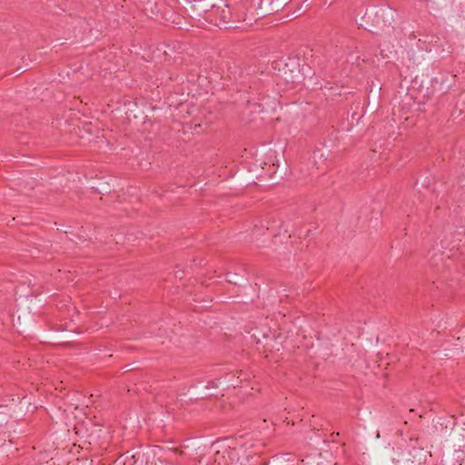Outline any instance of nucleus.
Wrapping results in <instances>:
<instances>
[{
  "mask_svg": "<svg viewBox=\"0 0 465 465\" xmlns=\"http://www.w3.org/2000/svg\"><path fill=\"white\" fill-rule=\"evenodd\" d=\"M459 340L465 341V325L460 331Z\"/></svg>",
  "mask_w": 465,
  "mask_h": 465,
  "instance_id": "423d86ee",
  "label": "nucleus"
},
{
  "mask_svg": "<svg viewBox=\"0 0 465 465\" xmlns=\"http://www.w3.org/2000/svg\"><path fill=\"white\" fill-rule=\"evenodd\" d=\"M236 71L237 68L234 66L233 68L232 66L227 67V76L232 79H236Z\"/></svg>",
  "mask_w": 465,
  "mask_h": 465,
  "instance_id": "39448f33",
  "label": "nucleus"
},
{
  "mask_svg": "<svg viewBox=\"0 0 465 465\" xmlns=\"http://www.w3.org/2000/svg\"><path fill=\"white\" fill-rule=\"evenodd\" d=\"M237 273H228L227 282L234 285H241V282L237 280Z\"/></svg>",
  "mask_w": 465,
  "mask_h": 465,
  "instance_id": "20e7f679",
  "label": "nucleus"
},
{
  "mask_svg": "<svg viewBox=\"0 0 465 465\" xmlns=\"http://www.w3.org/2000/svg\"><path fill=\"white\" fill-rule=\"evenodd\" d=\"M324 88H327V89L331 90V89H332V86L328 87L327 85H325Z\"/></svg>",
  "mask_w": 465,
  "mask_h": 465,
  "instance_id": "0eeeda50",
  "label": "nucleus"
},
{
  "mask_svg": "<svg viewBox=\"0 0 465 465\" xmlns=\"http://www.w3.org/2000/svg\"><path fill=\"white\" fill-rule=\"evenodd\" d=\"M366 15H368V18L371 20L374 27L378 30L383 31L386 28L392 27L397 12L390 6L382 5L374 7Z\"/></svg>",
  "mask_w": 465,
  "mask_h": 465,
  "instance_id": "f257e3e1",
  "label": "nucleus"
},
{
  "mask_svg": "<svg viewBox=\"0 0 465 465\" xmlns=\"http://www.w3.org/2000/svg\"><path fill=\"white\" fill-rule=\"evenodd\" d=\"M274 68L278 69L279 77L286 83H294L299 78V64L293 59H290L289 63H283L282 61L276 62Z\"/></svg>",
  "mask_w": 465,
  "mask_h": 465,
  "instance_id": "f03ea898",
  "label": "nucleus"
},
{
  "mask_svg": "<svg viewBox=\"0 0 465 465\" xmlns=\"http://www.w3.org/2000/svg\"><path fill=\"white\" fill-rule=\"evenodd\" d=\"M246 450L242 445L234 446V447H223L222 450H217L215 461L222 463L221 456L224 458V454H227L228 458L232 461H235L236 463H240L241 465L244 464V459L240 457V453H245Z\"/></svg>",
  "mask_w": 465,
  "mask_h": 465,
  "instance_id": "7ed1b4c3",
  "label": "nucleus"
}]
</instances>
